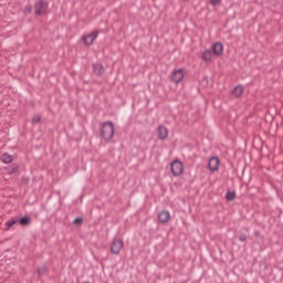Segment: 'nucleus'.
I'll list each match as a JSON object with an SVG mask.
<instances>
[{
    "label": "nucleus",
    "mask_w": 283,
    "mask_h": 283,
    "mask_svg": "<svg viewBox=\"0 0 283 283\" xmlns=\"http://www.w3.org/2000/svg\"><path fill=\"white\" fill-rule=\"evenodd\" d=\"M184 1H187V0H184Z\"/></svg>",
    "instance_id": "nucleus-23"
},
{
    "label": "nucleus",
    "mask_w": 283,
    "mask_h": 283,
    "mask_svg": "<svg viewBox=\"0 0 283 283\" xmlns=\"http://www.w3.org/2000/svg\"><path fill=\"white\" fill-rule=\"evenodd\" d=\"M123 247H125V243L122 239H113V241L111 242V253H113V255H120Z\"/></svg>",
    "instance_id": "nucleus-4"
},
{
    "label": "nucleus",
    "mask_w": 283,
    "mask_h": 283,
    "mask_svg": "<svg viewBox=\"0 0 283 283\" xmlns=\"http://www.w3.org/2000/svg\"><path fill=\"white\" fill-rule=\"evenodd\" d=\"M93 72L96 76H103V74H105V67H103L101 64H94Z\"/></svg>",
    "instance_id": "nucleus-11"
},
{
    "label": "nucleus",
    "mask_w": 283,
    "mask_h": 283,
    "mask_svg": "<svg viewBox=\"0 0 283 283\" xmlns=\"http://www.w3.org/2000/svg\"><path fill=\"white\" fill-rule=\"evenodd\" d=\"M32 122H33V123H40V122H41V116L35 115V116L32 118Z\"/></svg>",
    "instance_id": "nucleus-19"
},
{
    "label": "nucleus",
    "mask_w": 283,
    "mask_h": 283,
    "mask_svg": "<svg viewBox=\"0 0 283 283\" xmlns=\"http://www.w3.org/2000/svg\"><path fill=\"white\" fill-rule=\"evenodd\" d=\"M157 136L160 140H165L169 136V130L165 126H159L157 129Z\"/></svg>",
    "instance_id": "nucleus-10"
},
{
    "label": "nucleus",
    "mask_w": 283,
    "mask_h": 283,
    "mask_svg": "<svg viewBox=\"0 0 283 283\" xmlns=\"http://www.w3.org/2000/svg\"><path fill=\"white\" fill-rule=\"evenodd\" d=\"M185 76H187V70L176 69L171 72L170 81L178 85V83H182V81H185Z\"/></svg>",
    "instance_id": "nucleus-3"
},
{
    "label": "nucleus",
    "mask_w": 283,
    "mask_h": 283,
    "mask_svg": "<svg viewBox=\"0 0 283 283\" xmlns=\"http://www.w3.org/2000/svg\"><path fill=\"white\" fill-rule=\"evenodd\" d=\"M95 39H98V31H93L82 36V41L85 45H92Z\"/></svg>",
    "instance_id": "nucleus-6"
},
{
    "label": "nucleus",
    "mask_w": 283,
    "mask_h": 283,
    "mask_svg": "<svg viewBox=\"0 0 283 283\" xmlns=\"http://www.w3.org/2000/svg\"><path fill=\"white\" fill-rule=\"evenodd\" d=\"M14 224H17V220L7 221L8 229H10L11 227H14Z\"/></svg>",
    "instance_id": "nucleus-17"
},
{
    "label": "nucleus",
    "mask_w": 283,
    "mask_h": 283,
    "mask_svg": "<svg viewBox=\"0 0 283 283\" xmlns=\"http://www.w3.org/2000/svg\"><path fill=\"white\" fill-rule=\"evenodd\" d=\"M18 169H19V167L13 166L10 168L9 174H17Z\"/></svg>",
    "instance_id": "nucleus-18"
},
{
    "label": "nucleus",
    "mask_w": 283,
    "mask_h": 283,
    "mask_svg": "<svg viewBox=\"0 0 283 283\" xmlns=\"http://www.w3.org/2000/svg\"><path fill=\"white\" fill-rule=\"evenodd\" d=\"M227 200H235V192L234 191H229L226 195Z\"/></svg>",
    "instance_id": "nucleus-14"
},
{
    "label": "nucleus",
    "mask_w": 283,
    "mask_h": 283,
    "mask_svg": "<svg viewBox=\"0 0 283 283\" xmlns=\"http://www.w3.org/2000/svg\"><path fill=\"white\" fill-rule=\"evenodd\" d=\"M114 123L112 122H106L102 125L101 136L106 143H109L114 138Z\"/></svg>",
    "instance_id": "nucleus-2"
},
{
    "label": "nucleus",
    "mask_w": 283,
    "mask_h": 283,
    "mask_svg": "<svg viewBox=\"0 0 283 283\" xmlns=\"http://www.w3.org/2000/svg\"><path fill=\"white\" fill-rule=\"evenodd\" d=\"M240 240H241V242H244V240H247V238L241 237Z\"/></svg>",
    "instance_id": "nucleus-22"
},
{
    "label": "nucleus",
    "mask_w": 283,
    "mask_h": 283,
    "mask_svg": "<svg viewBox=\"0 0 283 283\" xmlns=\"http://www.w3.org/2000/svg\"><path fill=\"white\" fill-rule=\"evenodd\" d=\"M35 13L41 15V14H45V12H48V2L40 0L35 3L34 7Z\"/></svg>",
    "instance_id": "nucleus-7"
},
{
    "label": "nucleus",
    "mask_w": 283,
    "mask_h": 283,
    "mask_svg": "<svg viewBox=\"0 0 283 283\" xmlns=\"http://www.w3.org/2000/svg\"><path fill=\"white\" fill-rule=\"evenodd\" d=\"M224 54V45L220 42H217L212 45V51L209 49H206L201 53V59L205 61V63H211L213 59H218Z\"/></svg>",
    "instance_id": "nucleus-1"
},
{
    "label": "nucleus",
    "mask_w": 283,
    "mask_h": 283,
    "mask_svg": "<svg viewBox=\"0 0 283 283\" xmlns=\"http://www.w3.org/2000/svg\"><path fill=\"white\" fill-rule=\"evenodd\" d=\"M83 223V219L77 218L74 220V224H82Z\"/></svg>",
    "instance_id": "nucleus-21"
},
{
    "label": "nucleus",
    "mask_w": 283,
    "mask_h": 283,
    "mask_svg": "<svg viewBox=\"0 0 283 283\" xmlns=\"http://www.w3.org/2000/svg\"><path fill=\"white\" fill-rule=\"evenodd\" d=\"M24 12L28 14V13H30V12H32V7L31 6H27L25 8H24Z\"/></svg>",
    "instance_id": "nucleus-20"
},
{
    "label": "nucleus",
    "mask_w": 283,
    "mask_h": 283,
    "mask_svg": "<svg viewBox=\"0 0 283 283\" xmlns=\"http://www.w3.org/2000/svg\"><path fill=\"white\" fill-rule=\"evenodd\" d=\"M12 160H13V157L10 154L2 155V163H4V165H10Z\"/></svg>",
    "instance_id": "nucleus-13"
},
{
    "label": "nucleus",
    "mask_w": 283,
    "mask_h": 283,
    "mask_svg": "<svg viewBox=\"0 0 283 283\" xmlns=\"http://www.w3.org/2000/svg\"><path fill=\"white\" fill-rule=\"evenodd\" d=\"M208 169L210 171H218L220 169V159L218 157H212L208 161Z\"/></svg>",
    "instance_id": "nucleus-8"
},
{
    "label": "nucleus",
    "mask_w": 283,
    "mask_h": 283,
    "mask_svg": "<svg viewBox=\"0 0 283 283\" xmlns=\"http://www.w3.org/2000/svg\"><path fill=\"white\" fill-rule=\"evenodd\" d=\"M20 224H23V226L30 224V219H28V218L20 219Z\"/></svg>",
    "instance_id": "nucleus-16"
},
{
    "label": "nucleus",
    "mask_w": 283,
    "mask_h": 283,
    "mask_svg": "<svg viewBox=\"0 0 283 283\" xmlns=\"http://www.w3.org/2000/svg\"><path fill=\"white\" fill-rule=\"evenodd\" d=\"M158 220L161 224H167L171 220V213L167 210H163L158 214Z\"/></svg>",
    "instance_id": "nucleus-9"
},
{
    "label": "nucleus",
    "mask_w": 283,
    "mask_h": 283,
    "mask_svg": "<svg viewBox=\"0 0 283 283\" xmlns=\"http://www.w3.org/2000/svg\"><path fill=\"white\" fill-rule=\"evenodd\" d=\"M170 169H171V174L176 177L178 176H182L184 171H185V165L182 164V161L175 159L171 164H170Z\"/></svg>",
    "instance_id": "nucleus-5"
},
{
    "label": "nucleus",
    "mask_w": 283,
    "mask_h": 283,
    "mask_svg": "<svg viewBox=\"0 0 283 283\" xmlns=\"http://www.w3.org/2000/svg\"><path fill=\"white\" fill-rule=\"evenodd\" d=\"M222 3V0H210V4L216 8Z\"/></svg>",
    "instance_id": "nucleus-15"
},
{
    "label": "nucleus",
    "mask_w": 283,
    "mask_h": 283,
    "mask_svg": "<svg viewBox=\"0 0 283 283\" xmlns=\"http://www.w3.org/2000/svg\"><path fill=\"white\" fill-rule=\"evenodd\" d=\"M232 94L235 96V98H240L242 94H244V86L238 85L233 88Z\"/></svg>",
    "instance_id": "nucleus-12"
}]
</instances>
